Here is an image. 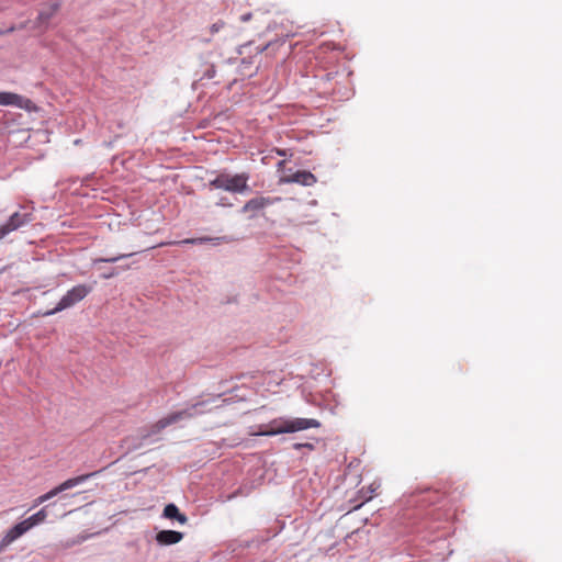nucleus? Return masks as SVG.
Returning a JSON list of instances; mask_svg holds the SVG:
<instances>
[{
	"label": "nucleus",
	"mask_w": 562,
	"mask_h": 562,
	"mask_svg": "<svg viewBox=\"0 0 562 562\" xmlns=\"http://www.w3.org/2000/svg\"><path fill=\"white\" fill-rule=\"evenodd\" d=\"M209 402L210 401L207 400L196 401L184 409L170 413L169 415L160 418L157 423H155L149 430L142 429L137 435L124 438L122 440V447L125 448L126 452H132L143 448L145 445L151 442V436L159 434L166 427L206 413L207 411L205 409V406L209 404Z\"/></svg>",
	"instance_id": "nucleus-1"
},
{
	"label": "nucleus",
	"mask_w": 562,
	"mask_h": 562,
	"mask_svg": "<svg viewBox=\"0 0 562 562\" xmlns=\"http://www.w3.org/2000/svg\"><path fill=\"white\" fill-rule=\"evenodd\" d=\"M321 426V422L315 418L279 417L272 419L267 425H260L258 427L259 429L257 431L250 432V435L270 437L280 434L296 432L310 428H319Z\"/></svg>",
	"instance_id": "nucleus-2"
},
{
	"label": "nucleus",
	"mask_w": 562,
	"mask_h": 562,
	"mask_svg": "<svg viewBox=\"0 0 562 562\" xmlns=\"http://www.w3.org/2000/svg\"><path fill=\"white\" fill-rule=\"evenodd\" d=\"M249 175L246 172L231 175L228 172H220L214 179L210 180L207 187L213 190H224L231 193H243L249 190Z\"/></svg>",
	"instance_id": "nucleus-3"
},
{
	"label": "nucleus",
	"mask_w": 562,
	"mask_h": 562,
	"mask_svg": "<svg viewBox=\"0 0 562 562\" xmlns=\"http://www.w3.org/2000/svg\"><path fill=\"white\" fill-rule=\"evenodd\" d=\"M35 220L34 207L29 205H20L9 218L0 224V240L9 234L29 225Z\"/></svg>",
	"instance_id": "nucleus-4"
},
{
	"label": "nucleus",
	"mask_w": 562,
	"mask_h": 562,
	"mask_svg": "<svg viewBox=\"0 0 562 562\" xmlns=\"http://www.w3.org/2000/svg\"><path fill=\"white\" fill-rule=\"evenodd\" d=\"M90 291L91 288L86 284H78L72 286L66 292L65 295H63L57 305L53 310L45 312L44 315L50 316L74 306L76 303L83 300L90 293Z\"/></svg>",
	"instance_id": "nucleus-5"
},
{
	"label": "nucleus",
	"mask_w": 562,
	"mask_h": 562,
	"mask_svg": "<svg viewBox=\"0 0 562 562\" xmlns=\"http://www.w3.org/2000/svg\"><path fill=\"white\" fill-rule=\"evenodd\" d=\"M99 473H100V471H94V472L78 475L76 477H70V479L64 481L63 483H60L56 487L52 488L47 493L38 496L34 501L33 507H36V506L52 499L53 497L57 496L58 494H60L67 490L74 488V487L87 482L89 479L95 476Z\"/></svg>",
	"instance_id": "nucleus-6"
},
{
	"label": "nucleus",
	"mask_w": 562,
	"mask_h": 562,
	"mask_svg": "<svg viewBox=\"0 0 562 562\" xmlns=\"http://www.w3.org/2000/svg\"><path fill=\"white\" fill-rule=\"evenodd\" d=\"M281 200L282 199L280 196L258 195L248 200L241 207L240 212L249 213V218H255L262 210L280 202Z\"/></svg>",
	"instance_id": "nucleus-7"
},
{
	"label": "nucleus",
	"mask_w": 562,
	"mask_h": 562,
	"mask_svg": "<svg viewBox=\"0 0 562 562\" xmlns=\"http://www.w3.org/2000/svg\"><path fill=\"white\" fill-rule=\"evenodd\" d=\"M29 530V526L24 520L15 524L13 527H11L4 536L0 539V553H2L12 542L18 540L20 537H22L24 533H26Z\"/></svg>",
	"instance_id": "nucleus-8"
},
{
	"label": "nucleus",
	"mask_w": 562,
	"mask_h": 562,
	"mask_svg": "<svg viewBox=\"0 0 562 562\" xmlns=\"http://www.w3.org/2000/svg\"><path fill=\"white\" fill-rule=\"evenodd\" d=\"M414 504L420 507H425L428 505L437 504L442 498V494L436 490L425 488L419 491L416 495H414Z\"/></svg>",
	"instance_id": "nucleus-9"
},
{
	"label": "nucleus",
	"mask_w": 562,
	"mask_h": 562,
	"mask_svg": "<svg viewBox=\"0 0 562 562\" xmlns=\"http://www.w3.org/2000/svg\"><path fill=\"white\" fill-rule=\"evenodd\" d=\"M288 183H299L304 187H311L316 183V177L306 170H297L296 172L285 177L284 179Z\"/></svg>",
	"instance_id": "nucleus-10"
},
{
	"label": "nucleus",
	"mask_w": 562,
	"mask_h": 562,
	"mask_svg": "<svg viewBox=\"0 0 562 562\" xmlns=\"http://www.w3.org/2000/svg\"><path fill=\"white\" fill-rule=\"evenodd\" d=\"M183 533L176 530H161L156 535V541L161 546H170L180 542Z\"/></svg>",
	"instance_id": "nucleus-11"
},
{
	"label": "nucleus",
	"mask_w": 562,
	"mask_h": 562,
	"mask_svg": "<svg viewBox=\"0 0 562 562\" xmlns=\"http://www.w3.org/2000/svg\"><path fill=\"white\" fill-rule=\"evenodd\" d=\"M60 4L58 2H49L47 3L38 13L36 23L37 26H46L49 20L56 14L59 10Z\"/></svg>",
	"instance_id": "nucleus-12"
},
{
	"label": "nucleus",
	"mask_w": 562,
	"mask_h": 562,
	"mask_svg": "<svg viewBox=\"0 0 562 562\" xmlns=\"http://www.w3.org/2000/svg\"><path fill=\"white\" fill-rule=\"evenodd\" d=\"M226 237H196V238H186L179 241L169 243L170 245H203L206 243H212L213 245H218L221 241H225Z\"/></svg>",
	"instance_id": "nucleus-13"
},
{
	"label": "nucleus",
	"mask_w": 562,
	"mask_h": 562,
	"mask_svg": "<svg viewBox=\"0 0 562 562\" xmlns=\"http://www.w3.org/2000/svg\"><path fill=\"white\" fill-rule=\"evenodd\" d=\"M49 506L50 505L44 506L37 513H35L32 516L24 519V521L26 522V525L29 526L30 529L43 524L46 520V518L48 516L47 510H48Z\"/></svg>",
	"instance_id": "nucleus-14"
},
{
	"label": "nucleus",
	"mask_w": 562,
	"mask_h": 562,
	"mask_svg": "<svg viewBox=\"0 0 562 562\" xmlns=\"http://www.w3.org/2000/svg\"><path fill=\"white\" fill-rule=\"evenodd\" d=\"M20 95L11 92H0V105H13L20 101Z\"/></svg>",
	"instance_id": "nucleus-15"
},
{
	"label": "nucleus",
	"mask_w": 562,
	"mask_h": 562,
	"mask_svg": "<svg viewBox=\"0 0 562 562\" xmlns=\"http://www.w3.org/2000/svg\"><path fill=\"white\" fill-rule=\"evenodd\" d=\"M135 252H131V254H121V255H117V256H114V257H109V258H95L92 260V263L93 265H98L100 262H108V263H114V262H117L119 260L121 259H124V258H127V257H132L134 256Z\"/></svg>",
	"instance_id": "nucleus-16"
},
{
	"label": "nucleus",
	"mask_w": 562,
	"mask_h": 562,
	"mask_svg": "<svg viewBox=\"0 0 562 562\" xmlns=\"http://www.w3.org/2000/svg\"><path fill=\"white\" fill-rule=\"evenodd\" d=\"M179 508L175 504H168L164 508V517L175 519L179 515Z\"/></svg>",
	"instance_id": "nucleus-17"
},
{
	"label": "nucleus",
	"mask_w": 562,
	"mask_h": 562,
	"mask_svg": "<svg viewBox=\"0 0 562 562\" xmlns=\"http://www.w3.org/2000/svg\"><path fill=\"white\" fill-rule=\"evenodd\" d=\"M225 26V22L218 20L217 22L213 23L211 26H210V33L211 34H216L218 33L221 30H223Z\"/></svg>",
	"instance_id": "nucleus-18"
},
{
	"label": "nucleus",
	"mask_w": 562,
	"mask_h": 562,
	"mask_svg": "<svg viewBox=\"0 0 562 562\" xmlns=\"http://www.w3.org/2000/svg\"><path fill=\"white\" fill-rule=\"evenodd\" d=\"M252 65V58L249 57V58H243L241 59V63H240V71L243 74L246 72V70Z\"/></svg>",
	"instance_id": "nucleus-19"
},
{
	"label": "nucleus",
	"mask_w": 562,
	"mask_h": 562,
	"mask_svg": "<svg viewBox=\"0 0 562 562\" xmlns=\"http://www.w3.org/2000/svg\"><path fill=\"white\" fill-rule=\"evenodd\" d=\"M273 45H274V42L270 41L263 46H257L255 48V53H256V55H259V54L263 53L265 50H267L268 48L272 47Z\"/></svg>",
	"instance_id": "nucleus-20"
},
{
	"label": "nucleus",
	"mask_w": 562,
	"mask_h": 562,
	"mask_svg": "<svg viewBox=\"0 0 562 562\" xmlns=\"http://www.w3.org/2000/svg\"><path fill=\"white\" fill-rule=\"evenodd\" d=\"M215 74H216V69L214 66H211L206 71H205V77H207L209 79H212L215 77Z\"/></svg>",
	"instance_id": "nucleus-21"
},
{
	"label": "nucleus",
	"mask_w": 562,
	"mask_h": 562,
	"mask_svg": "<svg viewBox=\"0 0 562 562\" xmlns=\"http://www.w3.org/2000/svg\"><path fill=\"white\" fill-rule=\"evenodd\" d=\"M117 273L119 272H117L116 269H112L111 271H108V273L102 274V278L103 279H111V278L115 277Z\"/></svg>",
	"instance_id": "nucleus-22"
},
{
	"label": "nucleus",
	"mask_w": 562,
	"mask_h": 562,
	"mask_svg": "<svg viewBox=\"0 0 562 562\" xmlns=\"http://www.w3.org/2000/svg\"><path fill=\"white\" fill-rule=\"evenodd\" d=\"M180 524H186L188 521V517L184 514L179 513L177 517H175Z\"/></svg>",
	"instance_id": "nucleus-23"
},
{
	"label": "nucleus",
	"mask_w": 562,
	"mask_h": 562,
	"mask_svg": "<svg viewBox=\"0 0 562 562\" xmlns=\"http://www.w3.org/2000/svg\"><path fill=\"white\" fill-rule=\"evenodd\" d=\"M216 204L220 206H232V203L228 202L227 198L220 199Z\"/></svg>",
	"instance_id": "nucleus-24"
},
{
	"label": "nucleus",
	"mask_w": 562,
	"mask_h": 562,
	"mask_svg": "<svg viewBox=\"0 0 562 562\" xmlns=\"http://www.w3.org/2000/svg\"><path fill=\"white\" fill-rule=\"evenodd\" d=\"M251 19V13H245L240 16L241 22H248Z\"/></svg>",
	"instance_id": "nucleus-25"
},
{
	"label": "nucleus",
	"mask_w": 562,
	"mask_h": 562,
	"mask_svg": "<svg viewBox=\"0 0 562 562\" xmlns=\"http://www.w3.org/2000/svg\"><path fill=\"white\" fill-rule=\"evenodd\" d=\"M304 448V442H295L293 443V449L301 450Z\"/></svg>",
	"instance_id": "nucleus-26"
},
{
	"label": "nucleus",
	"mask_w": 562,
	"mask_h": 562,
	"mask_svg": "<svg viewBox=\"0 0 562 562\" xmlns=\"http://www.w3.org/2000/svg\"><path fill=\"white\" fill-rule=\"evenodd\" d=\"M304 448L308 450H314L315 446L311 442H304Z\"/></svg>",
	"instance_id": "nucleus-27"
},
{
	"label": "nucleus",
	"mask_w": 562,
	"mask_h": 562,
	"mask_svg": "<svg viewBox=\"0 0 562 562\" xmlns=\"http://www.w3.org/2000/svg\"><path fill=\"white\" fill-rule=\"evenodd\" d=\"M203 43H209L211 40L210 38H202L201 40Z\"/></svg>",
	"instance_id": "nucleus-28"
},
{
	"label": "nucleus",
	"mask_w": 562,
	"mask_h": 562,
	"mask_svg": "<svg viewBox=\"0 0 562 562\" xmlns=\"http://www.w3.org/2000/svg\"><path fill=\"white\" fill-rule=\"evenodd\" d=\"M258 68H256L255 74L257 72ZM254 72L249 74V77H252Z\"/></svg>",
	"instance_id": "nucleus-29"
},
{
	"label": "nucleus",
	"mask_w": 562,
	"mask_h": 562,
	"mask_svg": "<svg viewBox=\"0 0 562 562\" xmlns=\"http://www.w3.org/2000/svg\"><path fill=\"white\" fill-rule=\"evenodd\" d=\"M123 269L127 270V269H130V266H124Z\"/></svg>",
	"instance_id": "nucleus-30"
}]
</instances>
